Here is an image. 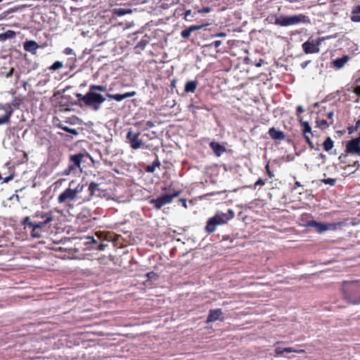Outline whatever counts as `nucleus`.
I'll list each match as a JSON object with an SVG mask.
<instances>
[{"label":"nucleus","mask_w":360,"mask_h":360,"mask_svg":"<svg viewBox=\"0 0 360 360\" xmlns=\"http://www.w3.org/2000/svg\"><path fill=\"white\" fill-rule=\"evenodd\" d=\"M54 219L53 214L51 211H37L32 216L26 217L22 224L25 227L31 229L30 234L33 238H39L42 236V232L47 231L51 226V223Z\"/></svg>","instance_id":"obj_1"},{"label":"nucleus","mask_w":360,"mask_h":360,"mask_svg":"<svg viewBox=\"0 0 360 360\" xmlns=\"http://www.w3.org/2000/svg\"><path fill=\"white\" fill-rule=\"evenodd\" d=\"M74 181H72L69 187L65 189L58 197V202L65 205L68 208H73L74 202L78 201L79 204L85 202L83 192L86 187V184H78L76 187L72 188Z\"/></svg>","instance_id":"obj_2"},{"label":"nucleus","mask_w":360,"mask_h":360,"mask_svg":"<svg viewBox=\"0 0 360 360\" xmlns=\"http://www.w3.org/2000/svg\"><path fill=\"white\" fill-rule=\"evenodd\" d=\"M99 91L104 92L106 91L105 86L103 85L92 84L89 86V91L85 95L82 94H77L76 98L79 103H82L86 106H91L94 110H97L100 108V105L105 101V98L100 94L96 92Z\"/></svg>","instance_id":"obj_3"},{"label":"nucleus","mask_w":360,"mask_h":360,"mask_svg":"<svg viewBox=\"0 0 360 360\" xmlns=\"http://www.w3.org/2000/svg\"><path fill=\"white\" fill-rule=\"evenodd\" d=\"M88 160H91V157L86 152L70 155L68 159V165L60 172V174L63 176L79 174L82 172V165L86 163Z\"/></svg>","instance_id":"obj_4"},{"label":"nucleus","mask_w":360,"mask_h":360,"mask_svg":"<svg viewBox=\"0 0 360 360\" xmlns=\"http://www.w3.org/2000/svg\"><path fill=\"white\" fill-rule=\"evenodd\" d=\"M229 216L225 213L216 214L214 217L210 218L205 227L207 233L210 234L215 231L218 225H222L226 223L234 217V212L231 210H229Z\"/></svg>","instance_id":"obj_5"},{"label":"nucleus","mask_w":360,"mask_h":360,"mask_svg":"<svg viewBox=\"0 0 360 360\" xmlns=\"http://www.w3.org/2000/svg\"><path fill=\"white\" fill-rule=\"evenodd\" d=\"M344 298L353 304H360V286L356 283H350L342 288Z\"/></svg>","instance_id":"obj_6"},{"label":"nucleus","mask_w":360,"mask_h":360,"mask_svg":"<svg viewBox=\"0 0 360 360\" xmlns=\"http://www.w3.org/2000/svg\"><path fill=\"white\" fill-rule=\"evenodd\" d=\"M306 16L302 14L295 15H281L276 18V25L286 27L289 25L299 24L302 22H305Z\"/></svg>","instance_id":"obj_7"},{"label":"nucleus","mask_w":360,"mask_h":360,"mask_svg":"<svg viewBox=\"0 0 360 360\" xmlns=\"http://www.w3.org/2000/svg\"><path fill=\"white\" fill-rule=\"evenodd\" d=\"M181 193V191H176L172 194H165L155 199L150 200L149 203L153 205L155 209L160 210L162 206L171 203L173 199L178 197Z\"/></svg>","instance_id":"obj_8"},{"label":"nucleus","mask_w":360,"mask_h":360,"mask_svg":"<svg viewBox=\"0 0 360 360\" xmlns=\"http://www.w3.org/2000/svg\"><path fill=\"white\" fill-rule=\"evenodd\" d=\"M299 122L302 127V134H303L307 143L309 144V148L311 149L319 150H320L319 144V143L314 144L310 139L309 135L313 136L314 131H312L311 127H310L309 122L307 121H304L302 118L299 119Z\"/></svg>","instance_id":"obj_9"},{"label":"nucleus","mask_w":360,"mask_h":360,"mask_svg":"<svg viewBox=\"0 0 360 360\" xmlns=\"http://www.w3.org/2000/svg\"><path fill=\"white\" fill-rule=\"evenodd\" d=\"M140 131H134L131 129H129L127 131L126 136L127 142L134 150L144 148L145 146V143L140 139Z\"/></svg>","instance_id":"obj_10"},{"label":"nucleus","mask_w":360,"mask_h":360,"mask_svg":"<svg viewBox=\"0 0 360 360\" xmlns=\"http://www.w3.org/2000/svg\"><path fill=\"white\" fill-rule=\"evenodd\" d=\"M323 37H319L317 39L309 38L307 41L302 44L303 51L306 54L316 53L319 52V46L323 41Z\"/></svg>","instance_id":"obj_11"},{"label":"nucleus","mask_w":360,"mask_h":360,"mask_svg":"<svg viewBox=\"0 0 360 360\" xmlns=\"http://www.w3.org/2000/svg\"><path fill=\"white\" fill-rule=\"evenodd\" d=\"M13 111V108L8 103H0V125L10 122Z\"/></svg>","instance_id":"obj_12"},{"label":"nucleus","mask_w":360,"mask_h":360,"mask_svg":"<svg viewBox=\"0 0 360 360\" xmlns=\"http://www.w3.org/2000/svg\"><path fill=\"white\" fill-rule=\"evenodd\" d=\"M103 191L99 188V184L95 182H91L89 187L86 188V193L83 194L84 202H89L92 200L94 197L101 196Z\"/></svg>","instance_id":"obj_13"},{"label":"nucleus","mask_w":360,"mask_h":360,"mask_svg":"<svg viewBox=\"0 0 360 360\" xmlns=\"http://www.w3.org/2000/svg\"><path fill=\"white\" fill-rule=\"evenodd\" d=\"M345 151L348 154L360 155V134L358 137L352 139L347 143Z\"/></svg>","instance_id":"obj_14"},{"label":"nucleus","mask_w":360,"mask_h":360,"mask_svg":"<svg viewBox=\"0 0 360 360\" xmlns=\"http://www.w3.org/2000/svg\"><path fill=\"white\" fill-rule=\"evenodd\" d=\"M221 44V41L220 40H216L210 44H205L202 46V53L205 55H207L206 53H209L210 56L216 57V54L220 51L217 49Z\"/></svg>","instance_id":"obj_15"},{"label":"nucleus","mask_w":360,"mask_h":360,"mask_svg":"<svg viewBox=\"0 0 360 360\" xmlns=\"http://www.w3.org/2000/svg\"><path fill=\"white\" fill-rule=\"evenodd\" d=\"M217 320L224 321L223 311L221 309H210L207 317V323L214 322Z\"/></svg>","instance_id":"obj_16"},{"label":"nucleus","mask_w":360,"mask_h":360,"mask_svg":"<svg viewBox=\"0 0 360 360\" xmlns=\"http://www.w3.org/2000/svg\"><path fill=\"white\" fill-rule=\"evenodd\" d=\"M306 226L308 227L314 228L315 230L319 233H323V232L328 231L326 224L319 222L314 219L308 221L306 224Z\"/></svg>","instance_id":"obj_17"},{"label":"nucleus","mask_w":360,"mask_h":360,"mask_svg":"<svg viewBox=\"0 0 360 360\" xmlns=\"http://www.w3.org/2000/svg\"><path fill=\"white\" fill-rule=\"evenodd\" d=\"M268 134L271 139L274 141H283L285 139L284 132L276 129L275 127H271L269 129Z\"/></svg>","instance_id":"obj_18"},{"label":"nucleus","mask_w":360,"mask_h":360,"mask_svg":"<svg viewBox=\"0 0 360 360\" xmlns=\"http://www.w3.org/2000/svg\"><path fill=\"white\" fill-rule=\"evenodd\" d=\"M136 94V92L135 91H132L127 92V93L123 94H108L107 96L109 98H110V99H112V100H115V101H116L117 102H120V101H122V100H124L125 98L134 96Z\"/></svg>","instance_id":"obj_19"},{"label":"nucleus","mask_w":360,"mask_h":360,"mask_svg":"<svg viewBox=\"0 0 360 360\" xmlns=\"http://www.w3.org/2000/svg\"><path fill=\"white\" fill-rule=\"evenodd\" d=\"M210 147L212 149L217 156H220L226 151L225 147L216 141L210 142Z\"/></svg>","instance_id":"obj_20"},{"label":"nucleus","mask_w":360,"mask_h":360,"mask_svg":"<svg viewBox=\"0 0 360 360\" xmlns=\"http://www.w3.org/2000/svg\"><path fill=\"white\" fill-rule=\"evenodd\" d=\"M349 59V57L347 55H344L341 58H338L333 61V66L338 69H340L346 64Z\"/></svg>","instance_id":"obj_21"},{"label":"nucleus","mask_w":360,"mask_h":360,"mask_svg":"<svg viewBox=\"0 0 360 360\" xmlns=\"http://www.w3.org/2000/svg\"><path fill=\"white\" fill-rule=\"evenodd\" d=\"M39 48L38 44L32 40L27 41L24 43V49L27 51L34 53Z\"/></svg>","instance_id":"obj_22"},{"label":"nucleus","mask_w":360,"mask_h":360,"mask_svg":"<svg viewBox=\"0 0 360 360\" xmlns=\"http://www.w3.org/2000/svg\"><path fill=\"white\" fill-rule=\"evenodd\" d=\"M201 28V26L191 25L188 28L184 30L181 32V36L184 39H188L191 36L192 32L196 31Z\"/></svg>","instance_id":"obj_23"},{"label":"nucleus","mask_w":360,"mask_h":360,"mask_svg":"<svg viewBox=\"0 0 360 360\" xmlns=\"http://www.w3.org/2000/svg\"><path fill=\"white\" fill-rule=\"evenodd\" d=\"M134 126L138 127L143 130H147L150 128H153L155 126V124H154L153 122H152V121H146V122L144 120H142V121L136 122L134 124Z\"/></svg>","instance_id":"obj_24"},{"label":"nucleus","mask_w":360,"mask_h":360,"mask_svg":"<svg viewBox=\"0 0 360 360\" xmlns=\"http://www.w3.org/2000/svg\"><path fill=\"white\" fill-rule=\"evenodd\" d=\"M16 33L13 30H7L0 34V41H5L8 39H13L15 37Z\"/></svg>","instance_id":"obj_25"},{"label":"nucleus","mask_w":360,"mask_h":360,"mask_svg":"<svg viewBox=\"0 0 360 360\" xmlns=\"http://www.w3.org/2000/svg\"><path fill=\"white\" fill-rule=\"evenodd\" d=\"M198 82L197 81H188L186 82L185 85L184 91L186 93H193L197 87H198Z\"/></svg>","instance_id":"obj_26"},{"label":"nucleus","mask_w":360,"mask_h":360,"mask_svg":"<svg viewBox=\"0 0 360 360\" xmlns=\"http://www.w3.org/2000/svg\"><path fill=\"white\" fill-rule=\"evenodd\" d=\"M345 225H346L345 221H339V222H336V223L326 224L328 231V230L336 231L338 229H341Z\"/></svg>","instance_id":"obj_27"},{"label":"nucleus","mask_w":360,"mask_h":360,"mask_svg":"<svg viewBox=\"0 0 360 360\" xmlns=\"http://www.w3.org/2000/svg\"><path fill=\"white\" fill-rule=\"evenodd\" d=\"M323 149L326 152H329L334 146V141L332 140L330 137H327L326 139L323 143Z\"/></svg>","instance_id":"obj_28"},{"label":"nucleus","mask_w":360,"mask_h":360,"mask_svg":"<svg viewBox=\"0 0 360 360\" xmlns=\"http://www.w3.org/2000/svg\"><path fill=\"white\" fill-rule=\"evenodd\" d=\"M316 123L317 127H319L321 129H326L330 124H333V121H330V123H328L326 120L320 119L319 117H317L316 120Z\"/></svg>","instance_id":"obj_29"},{"label":"nucleus","mask_w":360,"mask_h":360,"mask_svg":"<svg viewBox=\"0 0 360 360\" xmlns=\"http://www.w3.org/2000/svg\"><path fill=\"white\" fill-rule=\"evenodd\" d=\"M131 13V9H127V8H115L113 10V13L117 16H122L126 14Z\"/></svg>","instance_id":"obj_30"},{"label":"nucleus","mask_w":360,"mask_h":360,"mask_svg":"<svg viewBox=\"0 0 360 360\" xmlns=\"http://www.w3.org/2000/svg\"><path fill=\"white\" fill-rule=\"evenodd\" d=\"M24 102V99L20 97H14L11 103H9L11 105V107L14 108H18L20 105H22Z\"/></svg>","instance_id":"obj_31"},{"label":"nucleus","mask_w":360,"mask_h":360,"mask_svg":"<svg viewBox=\"0 0 360 360\" xmlns=\"http://www.w3.org/2000/svg\"><path fill=\"white\" fill-rule=\"evenodd\" d=\"M58 128L63 129V131L66 132H69L72 134L76 135L77 134V131L75 129L69 128L68 127L64 125L62 123H60L58 124Z\"/></svg>","instance_id":"obj_32"},{"label":"nucleus","mask_w":360,"mask_h":360,"mask_svg":"<svg viewBox=\"0 0 360 360\" xmlns=\"http://www.w3.org/2000/svg\"><path fill=\"white\" fill-rule=\"evenodd\" d=\"M63 66V63L60 61H56L51 66H50L49 70H57L61 68Z\"/></svg>","instance_id":"obj_33"},{"label":"nucleus","mask_w":360,"mask_h":360,"mask_svg":"<svg viewBox=\"0 0 360 360\" xmlns=\"http://www.w3.org/2000/svg\"><path fill=\"white\" fill-rule=\"evenodd\" d=\"M283 350H284V352H287V353H291V352L303 353V352H304V350H303V349L297 350V349H295L292 347H285L283 349Z\"/></svg>","instance_id":"obj_34"},{"label":"nucleus","mask_w":360,"mask_h":360,"mask_svg":"<svg viewBox=\"0 0 360 360\" xmlns=\"http://www.w3.org/2000/svg\"><path fill=\"white\" fill-rule=\"evenodd\" d=\"M322 181L325 184H329L330 186H334L335 184L336 180L335 179L328 178V179H323Z\"/></svg>","instance_id":"obj_35"},{"label":"nucleus","mask_w":360,"mask_h":360,"mask_svg":"<svg viewBox=\"0 0 360 360\" xmlns=\"http://www.w3.org/2000/svg\"><path fill=\"white\" fill-rule=\"evenodd\" d=\"M304 112V108L302 105H298L296 108V115L297 116V120L299 121L300 118H302L300 115Z\"/></svg>","instance_id":"obj_36"},{"label":"nucleus","mask_w":360,"mask_h":360,"mask_svg":"<svg viewBox=\"0 0 360 360\" xmlns=\"http://www.w3.org/2000/svg\"><path fill=\"white\" fill-rule=\"evenodd\" d=\"M348 155V153H347L346 151H345V153H341L338 158L340 163H343V164H346V158L347 157Z\"/></svg>","instance_id":"obj_37"},{"label":"nucleus","mask_w":360,"mask_h":360,"mask_svg":"<svg viewBox=\"0 0 360 360\" xmlns=\"http://www.w3.org/2000/svg\"><path fill=\"white\" fill-rule=\"evenodd\" d=\"M210 11H211V8L210 7L207 6V7H204L201 9H199L198 11V13H208Z\"/></svg>","instance_id":"obj_38"},{"label":"nucleus","mask_w":360,"mask_h":360,"mask_svg":"<svg viewBox=\"0 0 360 360\" xmlns=\"http://www.w3.org/2000/svg\"><path fill=\"white\" fill-rule=\"evenodd\" d=\"M265 169L266 170V173H267L268 176H269V178L271 179L272 177H274V175L273 172L270 170V167H269V163L266 165Z\"/></svg>","instance_id":"obj_39"},{"label":"nucleus","mask_w":360,"mask_h":360,"mask_svg":"<svg viewBox=\"0 0 360 360\" xmlns=\"http://www.w3.org/2000/svg\"><path fill=\"white\" fill-rule=\"evenodd\" d=\"M265 184V181L264 180H262L261 178H259L255 183V185H254V187L255 188H256L258 186H264Z\"/></svg>","instance_id":"obj_40"},{"label":"nucleus","mask_w":360,"mask_h":360,"mask_svg":"<svg viewBox=\"0 0 360 360\" xmlns=\"http://www.w3.org/2000/svg\"><path fill=\"white\" fill-rule=\"evenodd\" d=\"M283 349L284 348H283V347H277L275 349V353L276 354V355H281V354H283L284 353Z\"/></svg>","instance_id":"obj_41"},{"label":"nucleus","mask_w":360,"mask_h":360,"mask_svg":"<svg viewBox=\"0 0 360 360\" xmlns=\"http://www.w3.org/2000/svg\"><path fill=\"white\" fill-rule=\"evenodd\" d=\"M351 20L352 22H360V15H352Z\"/></svg>","instance_id":"obj_42"},{"label":"nucleus","mask_w":360,"mask_h":360,"mask_svg":"<svg viewBox=\"0 0 360 360\" xmlns=\"http://www.w3.org/2000/svg\"><path fill=\"white\" fill-rule=\"evenodd\" d=\"M155 168L152 165H148L146 167V172H150V173H153L155 171Z\"/></svg>","instance_id":"obj_43"},{"label":"nucleus","mask_w":360,"mask_h":360,"mask_svg":"<svg viewBox=\"0 0 360 360\" xmlns=\"http://www.w3.org/2000/svg\"><path fill=\"white\" fill-rule=\"evenodd\" d=\"M352 14H358V13H360V5L356 6L353 10H352Z\"/></svg>","instance_id":"obj_44"},{"label":"nucleus","mask_w":360,"mask_h":360,"mask_svg":"<svg viewBox=\"0 0 360 360\" xmlns=\"http://www.w3.org/2000/svg\"><path fill=\"white\" fill-rule=\"evenodd\" d=\"M64 53L66 54V55H71L73 53V50L70 48H65V50H64Z\"/></svg>","instance_id":"obj_45"},{"label":"nucleus","mask_w":360,"mask_h":360,"mask_svg":"<svg viewBox=\"0 0 360 360\" xmlns=\"http://www.w3.org/2000/svg\"><path fill=\"white\" fill-rule=\"evenodd\" d=\"M13 72H14V68H11L10 69V70L6 73V78H9V77H11L13 75Z\"/></svg>","instance_id":"obj_46"},{"label":"nucleus","mask_w":360,"mask_h":360,"mask_svg":"<svg viewBox=\"0 0 360 360\" xmlns=\"http://www.w3.org/2000/svg\"><path fill=\"white\" fill-rule=\"evenodd\" d=\"M354 92L358 96H360V86H357L354 88Z\"/></svg>","instance_id":"obj_47"},{"label":"nucleus","mask_w":360,"mask_h":360,"mask_svg":"<svg viewBox=\"0 0 360 360\" xmlns=\"http://www.w3.org/2000/svg\"><path fill=\"white\" fill-rule=\"evenodd\" d=\"M333 111L331 110V111H329L327 112V118L329 119V120H331V121H333Z\"/></svg>","instance_id":"obj_48"},{"label":"nucleus","mask_w":360,"mask_h":360,"mask_svg":"<svg viewBox=\"0 0 360 360\" xmlns=\"http://www.w3.org/2000/svg\"><path fill=\"white\" fill-rule=\"evenodd\" d=\"M153 166L155 168L156 167L160 166V162L159 161L158 158H157L156 160L153 162Z\"/></svg>","instance_id":"obj_49"},{"label":"nucleus","mask_w":360,"mask_h":360,"mask_svg":"<svg viewBox=\"0 0 360 360\" xmlns=\"http://www.w3.org/2000/svg\"><path fill=\"white\" fill-rule=\"evenodd\" d=\"M180 202L182 203V205L186 208L187 207V205H186V199H184V198H181L180 199Z\"/></svg>","instance_id":"obj_50"},{"label":"nucleus","mask_w":360,"mask_h":360,"mask_svg":"<svg viewBox=\"0 0 360 360\" xmlns=\"http://www.w3.org/2000/svg\"><path fill=\"white\" fill-rule=\"evenodd\" d=\"M300 186H302V185L300 184V181H295V186L293 187V189H296L297 187H300Z\"/></svg>","instance_id":"obj_51"},{"label":"nucleus","mask_w":360,"mask_h":360,"mask_svg":"<svg viewBox=\"0 0 360 360\" xmlns=\"http://www.w3.org/2000/svg\"><path fill=\"white\" fill-rule=\"evenodd\" d=\"M153 276H155V273L153 271H150V272H148L147 274V276L149 278H153Z\"/></svg>","instance_id":"obj_52"},{"label":"nucleus","mask_w":360,"mask_h":360,"mask_svg":"<svg viewBox=\"0 0 360 360\" xmlns=\"http://www.w3.org/2000/svg\"><path fill=\"white\" fill-rule=\"evenodd\" d=\"M13 179V176H9L8 177H6L4 180V182H8L10 180H11Z\"/></svg>","instance_id":"obj_53"},{"label":"nucleus","mask_w":360,"mask_h":360,"mask_svg":"<svg viewBox=\"0 0 360 360\" xmlns=\"http://www.w3.org/2000/svg\"><path fill=\"white\" fill-rule=\"evenodd\" d=\"M191 13V10H188L185 12V17L188 16V15H190Z\"/></svg>","instance_id":"obj_54"},{"label":"nucleus","mask_w":360,"mask_h":360,"mask_svg":"<svg viewBox=\"0 0 360 360\" xmlns=\"http://www.w3.org/2000/svg\"><path fill=\"white\" fill-rule=\"evenodd\" d=\"M352 166H353V167H356V166H357V167H358V166H359V162H358V161L354 162V165H353Z\"/></svg>","instance_id":"obj_55"},{"label":"nucleus","mask_w":360,"mask_h":360,"mask_svg":"<svg viewBox=\"0 0 360 360\" xmlns=\"http://www.w3.org/2000/svg\"><path fill=\"white\" fill-rule=\"evenodd\" d=\"M142 43H143V41H140V42L139 43V44H138V46L143 47V46H144V45H143V44H142Z\"/></svg>","instance_id":"obj_56"},{"label":"nucleus","mask_w":360,"mask_h":360,"mask_svg":"<svg viewBox=\"0 0 360 360\" xmlns=\"http://www.w3.org/2000/svg\"><path fill=\"white\" fill-rule=\"evenodd\" d=\"M142 43H143V41H140V42L139 43V44H138V46L143 47V46H144V45H143V44H142Z\"/></svg>","instance_id":"obj_57"},{"label":"nucleus","mask_w":360,"mask_h":360,"mask_svg":"<svg viewBox=\"0 0 360 360\" xmlns=\"http://www.w3.org/2000/svg\"><path fill=\"white\" fill-rule=\"evenodd\" d=\"M349 166H350L349 165H345V166H342V167H341V168H342V169H347V167H349Z\"/></svg>","instance_id":"obj_58"},{"label":"nucleus","mask_w":360,"mask_h":360,"mask_svg":"<svg viewBox=\"0 0 360 360\" xmlns=\"http://www.w3.org/2000/svg\"><path fill=\"white\" fill-rule=\"evenodd\" d=\"M359 124H360V120H359V121L356 122V128H357V127H358V126L359 125Z\"/></svg>","instance_id":"obj_59"},{"label":"nucleus","mask_w":360,"mask_h":360,"mask_svg":"<svg viewBox=\"0 0 360 360\" xmlns=\"http://www.w3.org/2000/svg\"><path fill=\"white\" fill-rule=\"evenodd\" d=\"M320 156L321 157V158H326V155H323V153H321Z\"/></svg>","instance_id":"obj_60"},{"label":"nucleus","mask_w":360,"mask_h":360,"mask_svg":"<svg viewBox=\"0 0 360 360\" xmlns=\"http://www.w3.org/2000/svg\"><path fill=\"white\" fill-rule=\"evenodd\" d=\"M218 36H225V34L224 33H220L219 34H218Z\"/></svg>","instance_id":"obj_61"},{"label":"nucleus","mask_w":360,"mask_h":360,"mask_svg":"<svg viewBox=\"0 0 360 360\" xmlns=\"http://www.w3.org/2000/svg\"><path fill=\"white\" fill-rule=\"evenodd\" d=\"M349 133H352L351 128H349Z\"/></svg>","instance_id":"obj_62"}]
</instances>
